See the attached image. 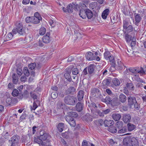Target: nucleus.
Returning <instances> with one entry per match:
<instances>
[{
  "mask_svg": "<svg viewBox=\"0 0 146 146\" xmlns=\"http://www.w3.org/2000/svg\"><path fill=\"white\" fill-rule=\"evenodd\" d=\"M68 115L65 116V119L71 127H74L76 123L73 117H77L78 115V114L75 112L71 111L68 112Z\"/></svg>",
  "mask_w": 146,
  "mask_h": 146,
  "instance_id": "nucleus-1",
  "label": "nucleus"
},
{
  "mask_svg": "<svg viewBox=\"0 0 146 146\" xmlns=\"http://www.w3.org/2000/svg\"><path fill=\"white\" fill-rule=\"evenodd\" d=\"M15 25L16 28L12 30V32L14 34L18 33L20 35H23L26 34V29L23 28V25L21 23L17 22Z\"/></svg>",
  "mask_w": 146,
  "mask_h": 146,
  "instance_id": "nucleus-2",
  "label": "nucleus"
},
{
  "mask_svg": "<svg viewBox=\"0 0 146 146\" xmlns=\"http://www.w3.org/2000/svg\"><path fill=\"white\" fill-rule=\"evenodd\" d=\"M128 105L131 107L134 105V107L137 110H138L139 106L137 103L135 97L134 96H129L127 97Z\"/></svg>",
  "mask_w": 146,
  "mask_h": 146,
  "instance_id": "nucleus-3",
  "label": "nucleus"
},
{
  "mask_svg": "<svg viewBox=\"0 0 146 146\" xmlns=\"http://www.w3.org/2000/svg\"><path fill=\"white\" fill-rule=\"evenodd\" d=\"M79 6L75 4L72 3V4H70L68 5L67 7L66 8L63 7L62 10L64 12H68L69 13H71L73 12V9L75 10L77 9V8Z\"/></svg>",
  "mask_w": 146,
  "mask_h": 146,
  "instance_id": "nucleus-4",
  "label": "nucleus"
},
{
  "mask_svg": "<svg viewBox=\"0 0 146 146\" xmlns=\"http://www.w3.org/2000/svg\"><path fill=\"white\" fill-rule=\"evenodd\" d=\"M76 98L74 96L68 95L64 97V101L65 103L67 105H74L75 104Z\"/></svg>",
  "mask_w": 146,
  "mask_h": 146,
  "instance_id": "nucleus-5",
  "label": "nucleus"
},
{
  "mask_svg": "<svg viewBox=\"0 0 146 146\" xmlns=\"http://www.w3.org/2000/svg\"><path fill=\"white\" fill-rule=\"evenodd\" d=\"M19 137L18 135L13 136L11 139V140L9 141V143L11 144V146H14L15 144L19 141Z\"/></svg>",
  "mask_w": 146,
  "mask_h": 146,
  "instance_id": "nucleus-6",
  "label": "nucleus"
},
{
  "mask_svg": "<svg viewBox=\"0 0 146 146\" xmlns=\"http://www.w3.org/2000/svg\"><path fill=\"white\" fill-rule=\"evenodd\" d=\"M17 101V98H8L6 100V102L8 105L11 106H14Z\"/></svg>",
  "mask_w": 146,
  "mask_h": 146,
  "instance_id": "nucleus-7",
  "label": "nucleus"
},
{
  "mask_svg": "<svg viewBox=\"0 0 146 146\" xmlns=\"http://www.w3.org/2000/svg\"><path fill=\"white\" fill-rule=\"evenodd\" d=\"M134 16L135 21L134 24L138 26L139 23L142 19V16L140 14L135 13L134 14Z\"/></svg>",
  "mask_w": 146,
  "mask_h": 146,
  "instance_id": "nucleus-8",
  "label": "nucleus"
},
{
  "mask_svg": "<svg viewBox=\"0 0 146 146\" xmlns=\"http://www.w3.org/2000/svg\"><path fill=\"white\" fill-rule=\"evenodd\" d=\"M50 36V33L47 32L46 35L43 36L42 38V40L44 43H48L50 42L51 40V38Z\"/></svg>",
  "mask_w": 146,
  "mask_h": 146,
  "instance_id": "nucleus-9",
  "label": "nucleus"
},
{
  "mask_svg": "<svg viewBox=\"0 0 146 146\" xmlns=\"http://www.w3.org/2000/svg\"><path fill=\"white\" fill-rule=\"evenodd\" d=\"M86 59L89 60H93L95 59L96 56L92 52H87L85 56Z\"/></svg>",
  "mask_w": 146,
  "mask_h": 146,
  "instance_id": "nucleus-10",
  "label": "nucleus"
},
{
  "mask_svg": "<svg viewBox=\"0 0 146 146\" xmlns=\"http://www.w3.org/2000/svg\"><path fill=\"white\" fill-rule=\"evenodd\" d=\"M131 116L129 114H124L123 117V121L124 123H129L130 121Z\"/></svg>",
  "mask_w": 146,
  "mask_h": 146,
  "instance_id": "nucleus-11",
  "label": "nucleus"
},
{
  "mask_svg": "<svg viewBox=\"0 0 146 146\" xmlns=\"http://www.w3.org/2000/svg\"><path fill=\"white\" fill-rule=\"evenodd\" d=\"M33 141L34 142L38 143L40 146H46V144L42 141L39 138L38 139L34 137L33 139Z\"/></svg>",
  "mask_w": 146,
  "mask_h": 146,
  "instance_id": "nucleus-12",
  "label": "nucleus"
},
{
  "mask_svg": "<svg viewBox=\"0 0 146 146\" xmlns=\"http://www.w3.org/2000/svg\"><path fill=\"white\" fill-rule=\"evenodd\" d=\"M83 119L87 122L92 121V116L89 113L86 114L82 117Z\"/></svg>",
  "mask_w": 146,
  "mask_h": 146,
  "instance_id": "nucleus-13",
  "label": "nucleus"
},
{
  "mask_svg": "<svg viewBox=\"0 0 146 146\" xmlns=\"http://www.w3.org/2000/svg\"><path fill=\"white\" fill-rule=\"evenodd\" d=\"M115 66L114 68H116L118 70H121L123 67H124V65L120 61L118 60L117 64H115Z\"/></svg>",
  "mask_w": 146,
  "mask_h": 146,
  "instance_id": "nucleus-14",
  "label": "nucleus"
},
{
  "mask_svg": "<svg viewBox=\"0 0 146 146\" xmlns=\"http://www.w3.org/2000/svg\"><path fill=\"white\" fill-rule=\"evenodd\" d=\"M84 94V92L83 91L80 90L79 91L77 94V97L78 101H81L83 99Z\"/></svg>",
  "mask_w": 146,
  "mask_h": 146,
  "instance_id": "nucleus-15",
  "label": "nucleus"
},
{
  "mask_svg": "<svg viewBox=\"0 0 146 146\" xmlns=\"http://www.w3.org/2000/svg\"><path fill=\"white\" fill-rule=\"evenodd\" d=\"M119 100L122 103H125L127 100L126 96L123 94H120L119 96Z\"/></svg>",
  "mask_w": 146,
  "mask_h": 146,
  "instance_id": "nucleus-16",
  "label": "nucleus"
},
{
  "mask_svg": "<svg viewBox=\"0 0 146 146\" xmlns=\"http://www.w3.org/2000/svg\"><path fill=\"white\" fill-rule=\"evenodd\" d=\"M100 93V90L96 88H93L91 89V94L93 97H95L96 96V94Z\"/></svg>",
  "mask_w": 146,
  "mask_h": 146,
  "instance_id": "nucleus-17",
  "label": "nucleus"
},
{
  "mask_svg": "<svg viewBox=\"0 0 146 146\" xmlns=\"http://www.w3.org/2000/svg\"><path fill=\"white\" fill-rule=\"evenodd\" d=\"M75 90L76 89L74 87L71 86L66 90V92L67 94H74Z\"/></svg>",
  "mask_w": 146,
  "mask_h": 146,
  "instance_id": "nucleus-18",
  "label": "nucleus"
},
{
  "mask_svg": "<svg viewBox=\"0 0 146 146\" xmlns=\"http://www.w3.org/2000/svg\"><path fill=\"white\" fill-rule=\"evenodd\" d=\"M112 117L115 121H118L121 118V115L119 114L115 113L112 115Z\"/></svg>",
  "mask_w": 146,
  "mask_h": 146,
  "instance_id": "nucleus-19",
  "label": "nucleus"
},
{
  "mask_svg": "<svg viewBox=\"0 0 146 146\" xmlns=\"http://www.w3.org/2000/svg\"><path fill=\"white\" fill-rule=\"evenodd\" d=\"M111 63V67H115V60L113 56L111 55L108 60Z\"/></svg>",
  "mask_w": 146,
  "mask_h": 146,
  "instance_id": "nucleus-20",
  "label": "nucleus"
},
{
  "mask_svg": "<svg viewBox=\"0 0 146 146\" xmlns=\"http://www.w3.org/2000/svg\"><path fill=\"white\" fill-rule=\"evenodd\" d=\"M40 135L39 138H40L42 141H45L46 139L48 137V135L46 133H43V132L42 133V132H40Z\"/></svg>",
  "mask_w": 146,
  "mask_h": 146,
  "instance_id": "nucleus-21",
  "label": "nucleus"
},
{
  "mask_svg": "<svg viewBox=\"0 0 146 146\" xmlns=\"http://www.w3.org/2000/svg\"><path fill=\"white\" fill-rule=\"evenodd\" d=\"M79 15L80 17L83 19H85L86 18V10L83 9L81 10L80 11Z\"/></svg>",
  "mask_w": 146,
  "mask_h": 146,
  "instance_id": "nucleus-22",
  "label": "nucleus"
},
{
  "mask_svg": "<svg viewBox=\"0 0 146 146\" xmlns=\"http://www.w3.org/2000/svg\"><path fill=\"white\" fill-rule=\"evenodd\" d=\"M109 10L108 9H106L103 11L102 14V17L103 19H106V18L109 14Z\"/></svg>",
  "mask_w": 146,
  "mask_h": 146,
  "instance_id": "nucleus-23",
  "label": "nucleus"
},
{
  "mask_svg": "<svg viewBox=\"0 0 146 146\" xmlns=\"http://www.w3.org/2000/svg\"><path fill=\"white\" fill-rule=\"evenodd\" d=\"M131 145L132 146H138L139 145L138 142L135 137L132 138L131 140Z\"/></svg>",
  "mask_w": 146,
  "mask_h": 146,
  "instance_id": "nucleus-24",
  "label": "nucleus"
},
{
  "mask_svg": "<svg viewBox=\"0 0 146 146\" xmlns=\"http://www.w3.org/2000/svg\"><path fill=\"white\" fill-rule=\"evenodd\" d=\"M83 105L81 103L78 102L76 105V110L78 111H80L83 110Z\"/></svg>",
  "mask_w": 146,
  "mask_h": 146,
  "instance_id": "nucleus-25",
  "label": "nucleus"
},
{
  "mask_svg": "<svg viewBox=\"0 0 146 146\" xmlns=\"http://www.w3.org/2000/svg\"><path fill=\"white\" fill-rule=\"evenodd\" d=\"M135 70L136 73H139L141 75H145L146 74V70L144 69L142 67H141L140 69H136Z\"/></svg>",
  "mask_w": 146,
  "mask_h": 146,
  "instance_id": "nucleus-26",
  "label": "nucleus"
},
{
  "mask_svg": "<svg viewBox=\"0 0 146 146\" xmlns=\"http://www.w3.org/2000/svg\"><path fill=\"white\" fill-rule=\"evenodd\" d=\"M104 126L105 127L110 126V125H113L114 122L113 120H105L104 121Z\"/></svg>",
  "mask_w": 146,
  "mask_h": 146,
  "instance_id": "nucleus-27",
  "label": "nucleus"
},
{
  "mask_svg": "<svg viewBox=\"0 0 146 146\" xmlns=\"http://www.w3.org/2000/svg\"><path fill=\"white\" fill-rule=\"evenodd\" d=\"M86 17H87L88 19H90L93 16L92 12L89 9L86 10Z\"/></svg>",
  "mask_w": 146,
  "mask_h": 146,
  "instance_id": "nucleus-28",
  "label": "nucleus"
},
{
  "mask_svg": "<svg viewBox=\"0 0 146 146\" xmlns=\"http://www.w3.org/2000/svg\"><path fill=\"white\" fill-rule=\"evenodd\" d=\"M95 68V66L93 65H89L88 67V70L89 74L92 73Z\"/></svg>",
  "mask_w": 146,
  "mask_h": 146,
  "instance_id": "nucleus-29",
  "label": "nucleus"
},
{
  "mask_svg": "<svg viewBox=\"0 0 146 146\" xmlns=\"http://www.w3.org/2000/svg\"><path fill=\"white\" fill-rule=\"evenodd\" d=\"M31 19V23L34 24H37L39 23H40V21L41 20L33 17H32Z\"/></svg>",
  "mask_w": 146,
  "mask_h": 146,
  "instance_id": "nucleus-30",
  "label": "nucleus"
},
{
  "mask_svg": "<svg viewBox=\"0 0 146 146\" xmlns=\"http://www.w3.org/2000/svg\"><path fill=\"white\" fill-rule=\"evenodd\" d=\"M115 125L117 129H120L123 127V123L122 121H118L116 123Z\"/></svg>",
  "mask_w": 146,
  "mask_h": 146,
  "instance_id": "nucleus-31",
  "label": "nucleus"
},
{
  "mask_svg": "<svg viewBox=\"0 0 146 146\" xmlns=\"http://www.w3.org/2000/svg\"><path fill=\"white\" fill-rule=\"evenodd\" d=\"M64 126V124L62 123H59L58 125L57 128L59 132H61L63 131Z\"/></svg>",
  "mask_w": 146,
  "mask_h": 146,
  "instance_id": "nucleus-32",
  "label": "nucleus"
},
{
  "mask_svg": "<svg viewBox=\"0 0 146 146\" xmlns=\"http://www.w3.org/2000/svg\"><path fill=\"white\" fill-rule=\"evenodd\" d=\"M128 129L129 131H131L133 130L135 128V126L131 123H128L127 125Z\"/></svg>",
  "mask_w": 146,
  "mask_h": 146,
  "instance_id": "nucleus-33",
  "label": "nucleus"
},
{
  "mask_svg": "<svg viewBox=\"0 0 146 146\" xmlns=\"http://www.w3.org/2000/svg\"><path fill=\"white\" fill-rule=\"evenodd\" d=\"M13 82L14 84H17L18 81V77L15 74H13L12 76Z\"/></svg>",
  "mask_w": 146,
  "mask_h": 146,
  "instance_id": "nucleus-34",
  "label": "nucleus"
},
{
  "mask_svg": "<svg viewBox=\"0 0 146 146\" xmlns=\"http://www.w3.org/2000/svg\"><path fill=\"white\" fill-rule=\"evenodd\" d=\"M113 83L115 86L119 85L120 84V81L117 78H114L113 80Z\"/></svg>",
  "mask_w": 146,
  "mask_h": 146,
  "instance_id": "nucleus-35",
  "label": "nucleus"
},
{
  "mask_svg": "<svg viewBox=\"0 0 146 146\" xmlns=\"http://www.w3.org/2000/svg\"><path fill=\"white\" fill-rule=\"evenodd\" d=\"M46 31V29L43 27H42L39 29V33L40 35H43L45 33Z\"/></svg>",
  "mask_w": 146,
  "mask_h": 146,
  "instance_id": "nucleus-36",
  "label": "nucleus"
},
{
  "mask_svg": "<svg viewBox=\"0 0 146 146\" xmlns=\"http://www.w3.org/2000/svg\"><path fill=\"white\" fill-rule=\"evenodd\" d=\"M30 96L33 99L34 101H37V96L34 92H30Z\"/></svg>",
  "mask_w": 146,
  "mask_h": 146,
  "instance_id": "nucleus-37",
  "label": "nucleus"
},
{
  "mask_svg": "<svg viewBox=\"0 0 146 146\" xmlns=\"http://www.w3.org/2000/svg\"><path fill=\"white\" fill-rule=\"evenodd\" d=\"M125 39L127 42H129L131 40V36L127 34H125Z\"/></svg>",
  "mask_w": 146,
  "mask_h": 146,
  "instance_id": "nucleus-38",
  "label": "nucleus"
},
{
  "mask_svg": "<svg viewBox=\"0 0 146 146\" xmlns=\"http://www.w3.org/2000/svg\"><path fill=\"white\" fill-rule=\"evenodd\" d=\"M111 55L110 52L108 51H106L104 54V57L107 60H108L109 58Z\"/></svg>",
  "mask_w": 146,
  "mask_h": 146,
  "instance_id": "nucleus-39",
  "label": "nucleus"
},
{
  "mask_svg": "<svg viewBox=\"0 0 146 146\" xmlns=\"http://www.w3.org/2000/svg\"><path fill=\"white\" fill-rule=\"evenodd\" d=\"M24 74L26 76H29L30 73L29 71L28 68L27 67H25L23 70Z\"/></svg>",
  "mask_w": 146,
  "mask_h": 146,
  "instance_id": "nucleus-40",
  "label": "nucleus"
},
{
  "mask_svg": "<svg viewBox=\"0 0 146 146\" xmlns=\"http://www.w3.org/2000/svg\"><path fill=\"white\" fill-rule=\"evenodd\" d=\"M102 100L103 101H104L108 104H110V102L111 100L110 97L108 96H107L105 99H103Z\"/></svg>",
  "mask_w": 146,
  "mask_h": 146,
  "instance_id": "nucleus-41",
  "label": "nucleus"
},
{
  "mask_svg": "<svg viewBox=\"0 0 146 146\" xmlns=\"http://www.w3.org/2000/svg\"><path fill=\"white\" fill-rule=\"evenodd\" d=\"M126 86L128 89L131 90H134V87L133 84L132 83H128L126 84Z\"/></svg>",
  "mask_w": 146,
  "mask_h": 146,
  "instance_id": "nucleus-42",
  "label": "nucleus"
},
{
  "mask_svg": "<svg viewBox=\"0 0 146 146\" xmlns=\"http://www.w3.org/2000/svg\"><path fill=\"white\" fill-rule=\"evenodd\" d=\"M109 131L111 133H115L117 131V129L115 127H111L109 128Z\"/></svg>",
  "mask_w": 146,
  "mask_h": 146,
  "instance_id": "nucleus-43",
  "label": "nucleus"
},
{
  "mask_svg": "<svg viewBox=\"0 0 146 146\" xmlns=\"http://www.w3.org/2000/svg\"><path fill=\"white\" fill-rule=\"evenodd\" d=\"M126 129L124 127H122L121 128L117 129V133H123L126 132Z\"/></svg>",
  "mask_w": 146,
  "mask_h": 146,
  "instance_id": "nucleus-44",
  "label": "nucleus"
},
{
  "mask_svg": "<svg viewBox=\"0 0 146 146\" xmlns=\"http://www.w3.org/2000/svg\"><path fill=\"white\" fill-rule=\"evenodd\" d=\"M19 94L18 91L16 89H14L12 93V95L13 96H17Z\"/></svg>",
  "mask_w": 146,
  "mask_h": 146,
  "instance_id": "nucleus-45",
  "label": "nucleus"
},
{
  "mask_svg": "<svg viewBox=\"0 0 146 146\" xmlns=\"http://www.w3.org/2000/svg\"><path fill=\"white\" fill-rule=\"evenodd\" d=\"M64 76L65 78L69 81H71V78L70 75V74H68L67 73H65Z\"/></svg>",
  "mask_w": 146,
  "mask_h": 146,
  "instance_id": "nucleus-46",
  "label": "nucleus"
},
{
  "mask_svg": "<svg viewBox=\"0 0 146 146\" xmlns=\"http://www.w3.org/2000/svg\"><path fill=\"white\" fill-rule=\"evenodd\" d=\"M110 104L113 106H115L117 105V103L116 101V99L115 98H113L112 100H111Z\"/></svg>",
  "mask_w": 146,
  "mask_h": 146,
  "instance_id": "nucleus-47",
  "label": "nucleus"
},
{
  "mask_svg": "<svg viewBox=\"0 0 146 146\" xmlns=\"http://www.w3.org/2000/svg\"><path fill=\"white\" fill-rule=\"evenodd\" d=\"M62 135L63 137L67 139L69 137V133L67 132H65V133H62Z\"/></svg>",
  "mask_w": 146,
  "mask_h": 146,
  "instance_id": "nucleus-48",
  "label": "nucleus"
},
{
  "mask_svg": "<svg viewBox=\"0 0 146 146\" xmlns=\"http://www.w3.org/2000/svg\"><path fill=\"white\" fill-rule=\"evenodd\" d=\"M32 17H35V18H37L38 19L42 20L41 17L39 14L37 12L35 13L34 14V16Z\"/></svg>",
  "mask_w": 146,
  "mask_h": 146,
  "instance_id": "nucleus-49",
  "label": "nucleus"
},
{
  "mask_svg": "<svg viewBox=\"0 0 146 146\" xmlns=\"http://www.w3.org/2000/svg\"><path fill=\"white\" fill-rule=\"evenodd\" d=\"M72 73L75 75H77L78 73V71L77 68H74L72 69Z\"/></svg>",
  "mask_w": 146,
  "mask_h": 146,
  "instance_id": "nucleus-50",
  "label": "nucleus"
},
{
  "mask_svg": "<svg viewBox=\"0 0 146 146\" xmlns=\"http://www.w3.org/2000/svg\"><path fill=\"white\" fill-rule=\"evenodd\" d=\"M13 35L11 33H9L6 36V39L7 40H9L12 38L13 36Z\"/></svg>",
  "mask_w": 146,
  "mask_h": 146,
  "instance_id": "nucleus-51",
  "label": "nucleus"
},
{
  "mask_svg": "<svg viewBox=\"0 0 146 146\" xmlns=\"http://www.w3.org/2000/svg\"><path fill=\"white\" fill-rule=\"evenodd\" d=\"M36 64L35 63H31L29 65V69L31 70L34 69L36 66Z\"/></svg>",
  "mask_w": 146,
  "mask_h": 146,
  "instance_id": "nucleus-52",
  "label": "nucleus"
},
{
  "mask_svg": "<svg viewBox=\"0 0 146 146\" xmlns=\"http://www.w3.org/2000/svg\"><path fill=\"white\" fill-rule=\"evenodd\" d=\"M123 92L127 96L129 95V92L127 90V88L124 87L123 89Z\"/></svg>",
  "mask_w": 146,
  "mask_h": 146,
  "instance_id": "nucleus-53",
  "label": "nucleus"
},
{
  "mask_svg": "<svg viewBox=\"0 0 146 146\" xmlns=\"http://www.w3.org/2000/svg\"><path fill=\"white\" fill-rule=\"evenodd\" d=\"M91 144L90 143H88L86 141H84L82 143V146H91Z\"/></svg>",
  "mask_w": 146,
  "mask_h": 146,
  "instance_id": "nucleus-54",
  "label": "nucleus"
},
{
  "mask_svg": "<svg viewBox=\"0 0 146 146\" xmlns=\"http://www.w3.org/2000/svg\"><path fill=\"white\" fill-rule=\"evenodd\" d=\"M32 17H27L25 19L26 22L28 23H31Z\"/></svg>",
  "mask_w": 146,
  "mask_h": 146,
  "instance_id": "nucleus-55",
  "label": "nucleus"
},
{
  "mask_svg": "<svg viewBox=\"0 0 146 146\" xmlns=\"http://www.w3.org/2000/svg\"><path fill=\"white\" fill-rule=\"evenodd\" d=\"M128 23L126 21H124L123 22V27L124 29H127V27L129 26Z\"/></svg>",
  "mask_w": 146,
  "mask_h": 146,
  "instance_id": "nucleus-56",
  "label": "nucleus"
},
{
  "mask_svg": "<svg viewBox=\"0 0 146 146\" xmlns=\"http://www.w3.org/2000/svg\"><path fill=\"white\" fill-rule=\"evenodd\" d=\"M97 123L99 125H102L104 124V121L102 119H99L97 121Z\"/></svg>",
  "mask_w": 146,
  "mask_h": 146,
  "instance_id": "nucleus-57",
  "label": "nucleus"
},
{
  "mask_svg": "<svg viewBox=\"0 0 146 146\" xmlns=\"http://www.w3.org/2000/svg\"><path fill=\"white\" fill-rule=\"evenodd\" d=\"M126 29L127 31L129 32L132 31L133 30L132 26L131 25H129Z\"/></svg>",
  "mask_w": 146,
  "mask_h": 146,
  "instance_id": "nucleus-58",
  "label": "nucleus"
},
{
  "mask_svg": "<svg viewBox=\"0 0 146 146\" xmlns=\"http://www.w3.org/2000/svg\"><path fill=\"white\" fill-rule=\"evenodd\" d=\"M17 74L20 76H21L23 73L22 70V69L20 68L17 69Z\"/></svg>",
  "mask_w": 146,
  "mask_h": 146,
  "instance_id": "nucleus-59",
  "label": "nucleus"
},
{
  "mask_svg": "<svg viewBox=\"0 0 146 146\" xmlns=\"http://www.w3.org/2000/svg\"><path fill=\"white\" fill-rule=\"evenodd\" d=\"M57 96V94L56 92H53L51 94V96L52 98L53 99H55Z\"/></svg>",
  "mask_w": 146,
  "mask_h": 146,
  "instance_id": "nucleus-60",
  "label": "nucleus"
},
{
  "mask_svg": "<svg viewBox=\"0 0 146 146\" xmlns=\"http://www.w3.org/2000/svg\"><path fill=\"white\" fill-rule=\"evenodd\" d=\"M135 38L133 37L132 39L131 43V47H133L135 46L136 44Z\"/></svg>",
  "mask_w": 146,
  "mask_h": 146,
  "instance_id": "nucleus-61",
  "label": "nucleus"
},
{
  "mask_svg": "<svg viewBox=\"0 0 146 146\" xmlns=\"http://www.w3.org/2000/svg\"><path fill=\"white\" fill-rule=\"evenodd\" d=\"M102 73L103 76H105L108 74V72L107 70L106 69H103L102 70Z\"/></svg>",
  "mask_w": 146,
  "mask_h": 146,
  "instance_id": "nucleus-62",
  "label": "nucleus"
},
{
  "mask_svg": "<svg viewBox=\"0 0 146 146\" xmlns=\"http://www.w3.org/2000/svg\"><path fill=\"white\" fill-rule=\"evenodd\" d=\"M80 6L81 7L82 9H84L87 7L86 4L84 3H80L79 4Z\"/></svg>",
  "mask_w": 146,
  "mask_h": 146,
  "instance_id": "nucleus-63",
  "label": "nucleus"
},
{
  "mask_svg": "<svg viewBox=\"0 0 146 146\" xmlns=\"http://www.w3.org/2000/svg\"><path fill=\"white\" fill-rule=\"evenodd\" d=\"M49 23L50 25L52 27H54L55 26L53 21L52 19H50L49 21Z\"/></svg>",
  "mask_w": 146,
  "mask_h": 146,
  "instance_id": "nucleus-64",
  "label": "nucleus"
}]
</instances>
